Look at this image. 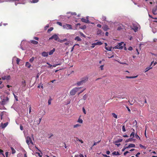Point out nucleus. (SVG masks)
Instances as JSON below:
<instances>
[{
	"mask_svg": "<svg viewBox=\"0 0 157 157\" xmlns=\"http://www.w3.org/2000/svg\"><path fill=\"white\" fill-rule=\"evenodd\" d=\"M125 46V44L124 43V42H122L121 43H119L117 45L115 46L113 48V49H123L124 47Z\"/></svg>",
	"mask_w": 157,
	"mask_h": 157,
	"instance_id": "obj_1",
	"label": "nucleus"
},
{
	"mask_svg": "<svg viewBox=\"0 0 157 157\" xmlns=\"http://www.w3.org/2000/svg\"><path fill=\"white\" fill-rule=\"evenodd\" d=\"M9 98L7 97H4L0 102V105H4L7 104L9 101Z\"/></svg>",
	"mask_w": 157,
	"mask_h": 157,
	"instance_id": "obj_2",
	"label": "nucleus"
},
{
	"mask_svg": "<svg viewBox=\"0 0 157 157\" xmlns=\"http://www.w3.org/2000/svg\"><path fill=\"white\" fill-rule=\"evenodd\" d=\"M80 88L75 87L71 90L70 92V94L71 95H74L75 94L76 92Z\"/></svg>",
	"mask_w": 157,
	"mask_h": 157,
	"instance_id": "obj_3",
	"label": "nucleus"
},
{
	"mask_svg": "<svg viewBox=\"0 0 157 157\" xmlns=\"http://www.w3.org/2000/svg\"><path fill=\"white\" fill-rule=\"evenodd\" d=\"M63 27L64 29H72V25L68 24L63 25Z\"/></svg>",
	"mask_w": 157,
	"mask_h": 157,
	"instance_id": "obj_4",
	"label": "nucleus"
},
{
	"mask_svg": "<svg viewBox=\"0 0 157 157\" xmlns=\"http://www.w3.org/2000/svg\"><path fill=\"white\" fill-rule=\"evenodd\" d=\"M53 39H54L56 41H57L59 39V37L56 34L53 35L51 37L49 38V40H51Z\"/></svg>",
	"mask_w": 157,
	"mask_h": 157,
	"instance_id": "obj_5",
	"label": "nucleus"
},
{
	"mask_svg": "<svg viewBox=\"0 0 157 157\" xmlns=\"http://www.w3.org/2000/svg\"><path fill=\"white\" fill-rule=\"evenodd\" d=\"M26 142L27 144L29 145L30 144H33V143L31 139L29 136H28L26 138Z\"/></svg>",
	"mask_w": 157,
	"mask_h": 157,
	"instance_id": "obj_6",
	"label": "nucleus"
},
{
	"mask_svg": "<svg viewBox=\"0 0 157 157\" xmlns=\"http://www.w3.org/2000/svg\"><path fill=\"white\" fill-rule=\"evenodd\" d=\"M102 44V43L100 41L96 43H94L92 44L91 47L94 48L95 46L96 45H101Z\"/></svg>",
	"mask_w": 157,
	"mask_h": 157,
	"instance_id": "obj_7",
	"label": "nucleus"
},
{
	"mask_svg": "<svg viewBox=\"0 0 157 157\" xmlns=\"http://www.w3.org/2000/svg\"><path fill=\"white\" fill-rule=\"evenodd\" d=\"M2 78L3 80H9L10 78V75H4L2 77Z\"/></svg>",
	"mask_w": 157,
	"mask_h": 157,
	"instance_id": "obj_8",
	"label": "nucleus"
},
{
	"mask_svg": "<svg viewBox=\"0 0 157 157\" xmlns=\"http://www.w3.org/2000/svg\"><path fill=\"white\" fill-rule=\"evenodd\" d=\"M152 12L154 15L157 14V6H155L152 10Z\"/></svg>",
	"mask_w": 157,
	"mask_h": 157,
	"instance_id": "obj_9",
	"label": "nucleus"
},
{
	"mask_svg": "<svg viewBox=\"0 0 157 157\" xmlns=\"http://www.w3.org/2000/svg\"><path fill=\"white\" fill-rule=\"evenodd\" d=\"M81 20L83 22H85L87 23H90V21L89 20L86 19L84 18H82L81 19Z\"/></svg>",
	"mask_w": 157,
	"mask_h": 157,
	"instance_id": "obj_10",
	"label": "nucleus"
},
{
	"mask_svg": "<svg viewBox=\"0 0 157 157\" xmlns=\"http://www.w3.org/2000/svg\"><path fill=\"white\" fill-rule=\"evenodd\" d=\"M21 84L22 87V88H25L26 86V82L25 80L23 79L21 82Z\"/></svg>",
	"mask_w": 157,
	"mask_h": 157,
	"instance_id": "obj_11",
	"label": "nucleus"
},
{
	"mask_svg": "<svg viewBox=\"0 0 157 157\" xmlns=\"http://www.w3.org/2000/svg\"><path fill=\"white\" fill-rule=\"evenodd\" d=\"M8 124V122H6L4 124H3L2 123L1 124V127H2V128H5L7 125Z\"/></svg>",
	"mask_w": 157,
	"mask_h": 157,
	"instance_id": "obj_12",
	"label": "nucleus"
},
{
	"mask_svg": "<svg viewBox=\"0 0 157 157\" xmlns=\"http://www.w3.org/2000/svg\"><path fill=\"white\" fill-rule=\"evenodd\" d=\"M88 78L87 77H85L83 78L81 80H82L83 82L84 83L88 81Z\"/></svg>",
	"mask_w": 157,
	"mask_h": 157,
	"instance_id": "obj_13",
	"label": "nucleus"
},
{
	"mask_svg": "<svg viewBox=\"0 0 157 157\" xmlns=\"http://www.w3.org/2000/svg\"><path fill=\"white\" fill-rule=\"evenodd\" d=\"M42 56L44 57H47L48 56V54L47 52H44L41 54Z\"/></svg>",
	"mask_w": 157,
	"mask_h": 157,
	"instance_id": "obj_14",
	"label": "nucleus"
},
{
	"mask_svg": "<svg viewBox=\"0 0 157 157\" xmlns=\"http://www.w3.org/2000/svg\"><path fill=\"white\" fill-rule=\"evenodd\" d=\"M102 29L105 31H107L109 29L108 26L106 25H105L102 27Z\"/></svg>",
	"mask_w": 157,
	"mask_h": 157,
	"instance_id": "obj_15",
	"label": "nucleus"
},
{
	"mask_svg": "<svg viewBox=\"0 0 157 157\" xmlns=\"http://www.w3.org/2000/svg\"><path fill=\"white\" fill-rule=\"evenodd\" d=\"M75 40L77 41H82V39H81L78 36H77L75 39Z\"/></svg>",
	"mask_w": 157,
	"mask_h": 157,
	"instance_id": "obj_16",
	"label": "nucleus"
},
{
	"mask_svg": "<svg viewBox=\"0 0 157 157\" xmlns=\"http://www.w3.org/2000/svg\"><path fill=\"white\" fill-rule=\"evenodd\" d=\"M30 43L34 44H38V42L36 40H31Z\"/></svg>",
	"mask_w": 157,
	"mask_h": 157,
	"instance_id": "obj_17",
	"label": "nucleus"
},
{
	"mask_svg": "<svg viewBox=\"0 0 157 157\" xmlns=\"http://www.w3.org/2000/svg\"><path fill=\"white\" fill-rule=\"evenodd\" d=\"M134 139H133L132 138H129L128 139L126 140L125 142L126 143L128 142H131L132 141H134Z\"/></svg>",
	"mask_w": 157,
	"mask_h": 157,
	"instance_id": "obj_18",
	"label": "nucleus"
},
{
	"mask_svg": "<svg viewBox=\"0 0 157 157\" xmlns=\"http://www.w3.org/2000/svg\"><path fill=\"white\" fill-rule=\"evenodd\" d=\"M137 75L136 76H126L125 77L126 78H136L137 77Z\"/></svg>",
	"mask_w": 157,
	"mask_h": 157,
	"instance_id": "obj_19",
	"label": "nucleus"
},
{
	"mask_svg": "<svg viewBox=\"0 0 157 157\" xmlns=\"http://www.w3.org/2000/svg\"><path fill=\"white\" fill-rule=\"evenodd\" d=\"M112 154L113 155H120V153H119V152L118 151L116 152V151H113L112 153Z\"/></svg>",
	"mask_w": 157,
	"mask_h": 157,
	"instance_id": "obj_20",
	"label": "nucleus"
},
{
	"mask_svg": "<svg viewBox=\"0 0 157 157\" xmlns=\"http://www.w3.org/2000/svg\"><path fill=\"white\" fill-rule=\"evenodd\" d=\"M135 145L134 144H130L128 145V146L126 147V148H130V147H135Z\"/></svg>",
	"mask_w": 157,
	"mask_h": 157,
	"instance_id": "obj_21",
	"label": "nucleus"
},
{
	"mask_svg": "<svg viewBox=\"0 0 157 157\" xmlns=\"http://www.w3.org/2000/svg\"><path fill=\"white\" fill-rule=\"evenodd\" d=\"M31 66V64L29 63V62H26L25 63V66L28 67L29 68Z\"/></svg>",
	"mask_w": 157,
	"mask_h": 157,
	"instance_id": "obj_22",
	"label": "nucleus"
},
{
	"mask_svg": "<svg viewBox=\"0 0 157 157\" xmlns=\"http://www.w3.org/2000/svg\"><path fill=\"white\" fill-rule=\"evenodd\" d=\"M133 132H132L131 134L130 135V137H132V138H133L135 136V133L134 132L135 131V130L134 129H133Z\"/></svg>",
	"mask_w": 157,
	"mask_h": 157,
	"instance_id": "obj_23",
	"label": "nucleus"
},
{
	"mask_svg": "<svg viewBox=\"0 0 157 157\" xmlns=\"http://www.w3.org/2000/svg\"><path fill=\"white\" fill-rule=\"evenodd\" d=\"M55 49L54 48H53V49H52V50H51L49 52V55H52V54H53V52H55Z\"/></svg>",
	"mask_w": 157,
	"mask_h": 157,
	"instance_id": "obj_24",
	"label": "nucleus"
},
{
	"mask_svg": "<svg viewBox=\"0 0 157 157\" xmlns=\"http://www.w3.org/2000/svg\"><path fill=\"white\" fill-rule=\"evenodd\" d=\"M112 48L111 47H105V49L108 51H111Z\"/></svg>",
	"mask_w": 157,
	"mask_h": 157,
	"instance_id": "obj_25",
	"label": "nucleus"
},
{
	"mask_svg": "<svg viewBox=\"0 0 157 157\" xmlns=\"http://www.w3.org/2000/svg\"><path fill=\"white\" fill-rule=\"evenodd\" d=\"M76 139L77 141H79L81 143H82V144L83 143V142L82 140H81V139L80 140L77 137L76 138Z\"/></svg>",
	"mask_w": 157,
	"mask_h": 157,
	"instance_id": "obj_26",
	"label": "nucleus"
},
{
	"mask_svg": "<svg viewBox=\"0 0 157 157\" xmlns=\"http://www.w3.org/2000/svg\"><path fill=\"white\" fill-rule=\"evenodd\" d=\"M83 82L82 81V80H81L80 81H79L78 82H77V85H78V86H80V85H81L83 84Z\"/></svg>",
	"mask_w": 157,
	"mask_h": 157,
	"instance_id": "obj_27",
	"label": "nucleus"
},
{
	"mask_svg": "<svg viewBox=\"0 0 157 157\" xmlns=\"http://www.w3.org/2000/svg\"><path fill=\"white\" fill-rule=\"evenodd\" d=\"M39 1V0H32L30 1V2L31 3H36L37 2Z\"/></svg>",
	"mask_w": 157,
	"mask_h": 157,
	"instance_id": "obj_28",
	"label": "nucleus"
},
{
	"mask_svg": "<svg viewBox=\"0 0 157 157\" xmlns=\"http://www.w3.org/2000/svg\"><path fill=\"white\" fill-rule=\"evenodd\" d=\"M53 29V27H51L49 29H48V33H49L51 32V31H52Z\"/></svg>",
	"mask_w": 157,
	"mask_h": 157,
	"instance_id": "obj_29",
	"label": "nucleus"
},
{
	"mask_svg": "<svg viewBox=\"0 0 157 157\" xmlns=\"http://www.w3.org/2000/svg\"><path fill=\"white\" fill-rule=\"evenodd\" d=\"M12 150V153L13 154L15 153L16 151L13 147L11 148Z\"/></svg>",
	"mask_w": 157,
	"mask_h": 157,
	"instance_id": "obj_30",
	"label": "nucleus"
},
{
	"mask_svg": "<svg viewBox=\"0 0 157 157\" xmlns=\"http://www.w3.org/2000/svg\"><path fill=\"white\" fill-rule=\"evenodd\" d=\"M123 139H119L117 141H115V143H117L118 142H121L122 141Z\"/></svg>",
	"mask_w": 157,
	"mask_h": 157,
	"instance_id": "obj_31",
	"label": "nucleus"
},
{
	"mask_svg": "<svg viewBox=\"0 0 157 157\" xmlns=\"http://www.w3.org/2000/svg\"><path fill=\"white\" fill-rule=\"evenodd\" d=\"M152 68V67H147L145 69V72H146L147 71H149V70L151 69Z\"/></svg>",
	"mask_w": 157,
	"mask_h": 157,
	"instance_id": "obj_32",
	"label": "nucleus"
},
{
	"mask_svg": "<svg viewBox=\"0 0 157 157\" xmlns=\"http://www.w3.org/2000/svg\"><path fill=\"white\" fill-rule=\"evenodd\" d=\"M112 115L113 117L116 118H117V115L115 114V113H112Z\"/></svg>",
	"mask_w": 157,
	"mask_h": 157,
	"instance_id": "obj_33",
	"label": "nucleus"
},
{
	"mask_svg": "<svg viewBox=\"0 0 157 157\" xmlns=\"http://www.w3.org/2000/svg\"><path fill=\"white\" fill-rule=\"evenodd\" d=\"M87 97V95L86 94H85L83 97V99L85 100H86Z\"/></svg>",
	"mask_w": 157,
	"mask_h": 157,
	"instance_id": "obj_34",
	"label": "nucleus"
},
{
	"mask_svg": "<svg viewBox=\"0 0 157 157\" xmlns=\"http://www.w3.org/2000/svg\"><path fill=\"white\" fill-rule=\"evenodd\" d=\"M78 122L80 123H82L83 122V121L82 119H81L80 118H79L78 121Z\"/></svg>",
	"mask_w": 157,
	"mask_h": 157,
	"instance_id": "obj_35",
	"label": "nucleus"
},
{
	"mask_svg": "<svg viewBox=\"0 0 157 157\" xmlns=\"http://www.w3.org/2000/svg\"><path fill=\"white\" fill-rule=\"evenodd\" d=\"M101 31L100 29L98 30L97 32V34L98 35L101 34Z\"/></svg>",
	"mask_w": 157,
	"mask_h": 157,
	"instance_id": "obj_36",
	"label": "nucleus"
},
{
	"mask_svg": "<svg viewBox=\"0 0 157 157\" xmlns=\"http://www.w3.org/2000/svg\"><path fill=\"white\" fill-rule=\"evenodd\" d=\"M122 130L123 131V132H124L126 131V130L125 128V126L124 125H123L122 127Z\"/></svg>",
	"mask_w": 157,
	"mask_h": 157,
	"instance_id": "obj_37",
	"label": "nucleus"
},
{
	"mask_svg": "<svg viewBox=\"0 0 157 157\" xmlns=\"http://www.w3.org/2000/svg\"><path fill=\"white\" fill-rule=\"evenodd\" d=\"M26 3V2L25 0H23L21 1V2H20L19 3L20 4H24Z\"/></svg>",
	"mask_w": 157,
	"mask_h": 157,
	"instance_id": "obj_38",
	"label": "nucleus"
},
{
	"mask_svg": "<svg viewBox=\"0 0 157 157\" xmlns=\"http://www.w3.org/2000/svg\"><path fill=\"white\" fill-rule=\"evenodd\" d=\"M34 59V58L33 57H32L31 59H29V62L30 63H32Z\"/></svg>",
	"mask_w": 157,
	"mask_h": 157,
	"instance_id": "obj_39",
	"label": "nucleus"
},
{
	"mask_svg": "<svg viewBox=\"0 0 157 157\" xmlns=\"http://www.w3.org/2000/svg\"><path fill=\"white\" fill-rule=\"evenodd\" d=\"M58 41L60 43H63L64 42L63 40H60L59 38V40H58Z\"/></svg>",
	"mask_w": 157,
	"mask_h": 157,
	"instance_id": "obj_40",
	"label": "nucleus"
},
{
	"mask_svg": "<svg viewBox=\"0 0 157 157\" xmlns=\"http://www.w3.org/2000/svg\"><path fill=\"white\" fill-rule=\"evenodd\" d=\"M20 61V59L18 58H17L16 60L17 63V64H19V63Z\"/></svg>",
	"mask_w": 157,
	"mask_h": 157,
	"instance_id": "obj_41",
	"label": "nucleus"
},
{
	"mask_svg": "<svg viewBox=\"0 0 157 157\" xmlns=\"http://www.w3.org/2000/svg\"><path fill=\"white\" fill-rule=\"evenodd\" d=\"M100 141H101V140L98 141V142H94V144H93V146L94 145H96L97 144L99 143Z\"/></svg>",
	"mask_w": 157,
	"mask_h": 157,
	"instance_id": "obj_42",
	"label": "nucleus"
},
{
	"mask_svg": "<svg viewBox=\"0 0 157 157\" xmlns=\"http://www.w3.org/2000/svg\"><path fill=\"white\" fill-rule=\"evenodd\" d=\"M80 126V125L79 124H76V125H74L73 127L74 128H77V127H79Z\"/></svg>",
	"mask_w": 157,
	"mask_h": 157,
	"instance_id": "obj_43",
	"label": "nucleus"
},
{
	"mask_svg": "<svg viewBox=\"0 0 157 157\" xmlns=\"http://www.w3.org/2000/svg\"><path fill=\"white\" fill-rule=\"evenodd\" d=\"M56 24L62 26V23L59 22L58 21L56 22Z\"/></svg>",
	"mask_w": 157,
	"mask_h": 157,
	"instance_id": "obj_44",
	"label": "nucleus"
},
{
	"mask_svg": "<svg viewBox=\"0 0 157 157\" xmlns=\"http://www.w3.org/2000/svg\"><path fill=\"white\" fill-rule=\"evenodd\" d=\"M122 29V28L121 26L118 27L117 28V30L120 31Z\"/></svg>",
	"mask_w": 157,
	"mask_h": 157,
	"instance_id": "obj_45",
	"label": "nucleus"
},
{
	"mask_svg": "<svg viewBox=\"0 0 157 157\" xmlns=\"http://www.w3.org/2000/svg\"><path fill=\"white\" fill-rule=\"evenodd\" d=\"M103 67L104 65H101L100 66V68L101 70L102 71L104 69Z\"/></svg>",
	"mask_w": 157,
	"mask_h": 157,
	"instance_id": "obj_46",
	"label": "nucleus"
},
{
	"mask_svg": "<svg viewBox=\"0 0 157 157\" xmlns=\"http://www.w3.org/2000/svg\"><path fill=\"white\" fill-rule=\"evenodd\" d=\"M82 111L83 112L84 114H86V112L85 110V109L84 107H83L82 108Z\"/></svg>",
	"mask_w": 157,
	"mask_h": 157,
	"instance_id": "obj_47",
	"label": "nucleus"
},
{
	"mask_svg": "<svg viewBox=\"0 0 157 157\" xmlns=\"http://www.w3.org/2000/svg\"><path fill=\"white\" fill-rule=\"evenodd\" d=\"M135 136L137 139H139V140H140V137L138 136L137 133L135 134Z\"/></svg>",
	"mask_w": 157,
	"mask_h": 157,
	"instance_id": "obj_48",
	"label": "nucleus"
},
{
	"mask_svg": "<svg viewBox=\"0 0 157 157\" xmlns=\"http://www.w3.org/2000/svg\"><path fill=\"white\" fill-rule=\"evenodd\" d=\"M9 0H0V3H2L4 2H8Z\"/></svg>",
	"mask_w": 157,
	"mask_h": 157,
	"instance_id": "obj_49",
	"label": "nucleus"
},
{
	"mask_svg": "<svg viewBox=\"0 0 157 157\" xmlns=\"http://www.w3.org/2000/svg\"><path fill=\"white\" fill-rule=\"evenodd\" d=\"M40 87L42 88V89H43L44 88H43V84H42L41 86H40V85H39L38 86V88H40Z\"/></svg>",
	"mask_w": 157,
	"mask_h": 157,
	"instance_id": "obj_50",
	"label": "nucleus"
},
{
	"mask_svg": "<svg viewBox=\"0 0 157 157\" xmlns=\"http://www.w3.org/2000/svg\"><path fill=\"white\" fill-rule=\"evenodd\" d=\"M69 43H70V41H69L65 43L64 44L66 45H68L69 44Z\"/></svg>",
	"mask_w": 157,
	"mask_h": 157,
	"instance_id": "obj_51",
	"label": "nucleus"
},
{
	"mask_svg": "<svg viewBox=\"0 0 157 157\" xmlns=\"http://www.w3.org/2000/svg\"><path fill=\"white\" fill-rule=\"evenodd\" d=\"M14 98H15V99L16 101H18V97L16 96V95H14Z\"/></svg>",
	"mask_w": 157,
	"mask_h": 157,
	"instance_id": "obj_52",
	"label": "nucleus"
},
{
	"mask_svg": "<svg viewBox=\"0 0 157 157\" xmlns=\"http://www.w3.org/2000/svg\"><path fill=\"white\" fill-rule=\"evenodd\" d=\"M60 65V64H59H59H54V65H53V66H53L54 67H55L59 65Z\"/></svg>",
	"mask_w": 157,
	"mask_h": 157,
	"instance_id": "obj_53",
	"label": "nucleus"
},
{
	"mask_svg": "<svg viewBox=\"0 0 157 157\" xmlns=\"http://www.w3.org/2000/svg\"><path fill=\"white\" fill-rule=\"evenodd\" d=\"M20 129L21 130H23V127L21 125L20 126Z\"/></svg>",
	"mask_w": 157,
	"mask_h": 157,
	"instance_id": "obj_54",
	"label": "nucleus"
},
{
	"mask_svg": "<svg viewBox=\"0 0 157 157\" xmlns=\"http://www.w3.org/2000/svg\"><path fill=\"white\" fill-rule=\"evenodd\" d=\"M133 48L132 47H130L128 48V50L129 51H132V50Z\"/></svg>",
	"mask_w": 157,
	"mask_h": 157,
	"instance_id": "obj_55",
	"label": "nucleus"
},
{
	"mask_svg": "<svg viewBox=\"0 0 157 157\" xmlns=\"http://www.w3.org/2000/svg\"><path fill=\"white\" fill-rule=\"evenodd\" d=\"M49 27V26L48 25H46L45 27H44V29L46 30Z\"/></svg>",
	"mask_w": 157,
	"mask_h": 157,
	"instance_id": "obj_56",
	"label": "nucleus"
},
{
	"mask_svg": "<svg viewBox=\"0 0 157 157\" xmlns=\"http://www.w3.org/2000/svg\"><path fill=\"white\" fill-rule=\"evenodd\" d=\"M33 38L34 39H35L36 40H39V38L36 37H34Z\"/></svg>",
	"mask_w": 157,
	"mask_h": 157,
	"instance_id": "obj_57",
	"label": "nucleus"
},
{
	"mask_svg": "<svg viewBox=\"0 0 157 157\" xmlns=\"http://www.w3.org/2000/svg\"><path fill=\"white\" fill-rule=\"evenodd\" d=\"M129 152L128 151H126V152H125L124 153V156L126 155V154L128 153Z\"/></svg>",
	"mask_w": 157,
	"mask_h": 157,
	"instance_id": "obj_58",
	"label": "nucleus"
},
{
	"mask_svg": "<svg viewBox=\"0 0 157 157\" xmlns=\"http://www.w3.org/2000/svg\"><path fill=\"white\" fill-rule=\"evenodd\" d=\"M126 148H126V147H124L122 149V151H124L125 150Z\"/></svg>",
	"mask_w": 157,
	"mask_h": 157,
	"instance_id": "obj_59",
	"label": "nucleus"
},
{
	"mask_svg": "<svg viewBox=\"0 0 157 157\" xmlns=\"http://www.w3.org/2000/svg\"><path fill=\"white\" fill-rule=\"evenodd\" d=\"M140 154V153L138 152L137 154L136 155V157H138V155Z\"/></svg>",
	"mask_w": 157,
	"mask_h": 157,
	"instance_id": "obj_60",
	"label": "nucleus"
},
{
	"mask_svg": "<svg viewBox=\"0 0 157 157\" xmlns=\"http://www.w3.org/2000/svg\"><path fill=\"white\" fill-rule=\"evenodd\" d=\"M97 26L99 28H101V25L100 24H98L97 25Z\"/></svg>",
	"mask_w": 157,
	"mask_h": 157,
	"instance_id": "obj_61",
	"label": "nucleus"
},
{
	"mask_svg": "<svg viewBox=\"0 0 157 157\" xmlns=\"http://www.w3.org/2000/svg\"><path fill=\"white\" fill-rule=\"evenodd\" d=\"M80 35L81 36H82L83 37H85V35L83 33H80Z\"/></svg>",
	"mask_w": 157,
	"mask_h": 157,
	"instance_id": "obj_62",
	"label": "nucleus"
},
{
	"mask_svg": "<svg viewBox=\"0 0 157 157\" xmlns=\"http://www.w3.org/2000/svg\"><path fill=\"white\" fill-rule=\"evenodd\" d=\"M9 154L8 152H6L5 153L6 157H8V155Z\"/></svg>",
	"mask_w": 157,
	"mask_h": 157,
	"instance_id": "obj_63",
	"label": "nucleus"
},
{
	"mask_svg": "<svg viewBox=\"0 0 157 157\" xmlns=\"http://www.w3.org/2000/svg\"><path fill=\"white\" fill-rule=\"evenodd\" d=\"M103 155L104 157H110V156H107L106 155L103 154Z\"/></svg>",
	"mask_w": 157,
	"mask_h": 157,
	"instance_id": "obj_64",
	"label": "nucleus"
}]
</instances>
